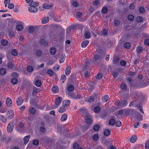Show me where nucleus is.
<instances>
[{
  "label": "nucleus",
  "mask_w": 149,
  "mask_h": 149,
  "mask_svg": "<svg viewBox=\"0 0 149 149\" xmlns=\"http://www.w3.org/2000/svg\"><path fill=\"white\" fill-rule=\"evenodd\" d=\"M100 110V107L98 106L95 107L94 108V111L96 113H99Z\"/></svg>",
  "instance_id": "72a5a7b5"
},
{
  "label": "nucleus",
  "mask_w": 149,
  "mask_h": 149,
  "mask_svg": "<svg viewBox=\"0 0 149 149\" xmlns=\"http://www.w3.org/2000/svg\"><path fill=\"white\" fill-rule=\"evenodd\" d=\"M11 54L13 56H17L18 55V52L15 49H14L11 51Z\"/></svg>",
  "instance_id": "a19ab883"
},
{
  "label": "nucleus",
  "mask_w": 149,
  "mask_h": 149,
  "mask_svg": "<svg viewBox=\"0 0 149 149\" xmlns=\"http://www.w3.org/2000/svg\"><path fill=\"white\" fill-rule=\"evenodd\" d=\"M84 36L86 39L89 38L91 36L90 32L88 31H86L84 33Z\"/></svg>",
  "instance_id": "2eb2a0df"
},
{
  "label": "nucleus",
  "mask_w": 149,
  "mask_h": 149,
  "mask_svg": "<svg viewBox=\"0 0 149 149\" xmlns=\"http://www.w3.org/2000/svg\"><path fill=\"white\" fill-rule=\"evenodd\" d=\"M23 101V100L22 99V97H19L16 101V103L17 105H21Z\"/></svg>",
  "instance_id": "6e6552de"
},
{
  "label": "nucleus",
  "mask_w": 149,
  "mask_h": 149,
  "mask_svg": "<svg viewBox=\"0 0 149 149\" xmlns=\"http://www.w3.org/2000/svg\"><path fill=\"white\" fill-rule=\"evenodd\" d=\"M131 44L129 42L125 43L123 45V47L126 49H129L130 47Z\"/></svg>",
  "instance_id": "b1692460"
},
{
  "label": "nucleus",
  "mask_w": 149,
  "mask_h": 149,
  "mask_svg": "<svg viewBox=\"0 0 149 149\" xmlns=\"http://www.w3.org/2000/svg\"><path fill=\"white\" fill-rule=\"evenodd\" d=\"M119 58L117 56H114L113 57V62L116 64L118 63V61L119 60Z\"/></svg>",
  "instance_id": "393cba45"
},
{
  "label": "nucleus",
  "mask_w": 149,
  "mask_h": 149,
  "mask_svg": "<svg viewBox=\"0 0 149 149\" xmlns=\"http://www.w3.org/2000/svg\"><path fill=\"white\" fill-rule=\"evenodd\" d=\"M137 139L136 135H134L132 136L130 139V141L131 143L135 142Z\"/></svg>",
  "instance_id": "6ab92c4d"
},
{
  "label": "nucleus",
  "mask_w": 149,
  "mask_h": 149,
  "mask_svg": "<svg viewBox=\"0 0 149 149\" xmlns=\"http://www.w3.org/2000/svg\"><path fill=\"white\" fill-rule=\"evenodd\" d=\"M6 105L8 107L11 106L12 104V101L10 98L8 97L6 99Z\"/></svg>",
  "instance_id": "423d86ee"
},
{
  "label": "nucleus",
  "mask_w": 149,
  "mask_h": 149,
  "mask_svg": "<svg viewBox=\"0 0 149 149\" xmlns=\"http://www.w3.org/2000/svg\"><path fill=\"white\" fill-rule=\"evenodd\" d=\"M66 109L65 108V107L63 106L62 107L60 108L59 112L60 113H63L65 111Z\"/></svg>",
  "instance_id": "c03bdc74"
},
{
  "label": "nucleus",
  "mask_w": 149,
  "mask_h": 149,
  "mask_svg": "<svg viewBox=\"0 0 149 149\" xmlns=\"http://www.w3.org/2000/svg\"><path fill=\"white\" fill-rule=\"evenodd\" d=\"M139 11L140 13H144L145 11V10L144 7H141L139 9Z\"/></svg>",
  "instance_id": "49530a36"
},
{
  "label": "nucleus",
  "mask_w": 149,
  "mask_h": 149,
  "mask_svg": "<svg viewBox=\"0 0 149 149\" xmlns=\"http://www.w3.org/2000/svg\"><path fill=\"white\" fill-rule=\"evenodd\" d=\"M14 112L12 110H9L6 113V116L8 118L11 119L14 117Z\"/></svg>",
  "instance_id": "7ed1b4c3"
},
{
  "label": "nucleus",
  "mask_w": 149,
  "mask_h": 149,
  "mask_svg": "<svg viewBox=\"0 0 149 149\" xmlns=\"http://www.w3.org/2000/svg\"><path fill=\"white\" fill-rule=\"evenodd\" d=\"M52 90L53 92L54 93H56L58 92V89L57 87H56L55 86H54L53 87L52 89Z\"/></svg>",
  "instance_id": "ea45409f"
},
{
  "label": "nucleus",
  "mask_w": 149,
  "mask_h": 149,
  "mask_svg": "<svg viewBox=\"0 0 149 149\" xmlns=\"http://www.w3.org/2000/svg\"><path fill=\"white\" fill-rule=\"evenodd\" d=\"M27 70L28 72H31L33 71V66L29 65L27 67Z\"/></svg>",
  "instance_id": "f704fd0d"
},
{
  "label": "nucleus",
  "mask_w": 149,
  "mask_h": 149,
  "mask_svg": "<svg viewBox=\"0 0 149 149\" xmlns=\"http://www.w3.org/2000/svg\"><path fill=\"white\" fill-rule=\"evenodd\" d=\"M14 65L11 62H9L7 64V67L10 69H12L14 67Z\"/></svg>",
  "instance_id": "473e14b6"
},
{
  "label": "nucleus",
  "mask_w": 149,
  "mask_h": 149,
  "mask_svg": "<svg viewBox=\"0 0 149 149\" xmlns=\"http://www.w3.org/2000/svg\"><path fill=\"white\" fill-rule=\"evenodd\" d=\"M115 123V120L113 118L110 119L109 122V124L111 125H113Z\"/></svg>",
  "instance_id": "79ce46f5"
},
{
  "label": "nucleus",
  "mask_w": 149,
  "mask_h": 149,
  "mask_svg": "<svg viewBox=\"0 0 149 149\" xmlns=\"http://www.w3.org/2000/svg\"><path fill=\"white\" fill-rule=\"evenodd\" d=\"M49 52L51 54L54 55L56 52V49L54 47H52L50 49Z\"/></svg>",
  "instance_id": "4468645a"
},
{
  "label": "nucleus",
  "mask_w": 149,
  "mask_h": 149,
  "mask_svg": "<svg viewBox=\"0 0 149 149\" xmlns=\"http://www.w3.org/2000/svg\"><path fill=\"white\" fill-rule=\"evenodd\" d=\"M71 68L70 66H68L65 69V73L66 75H69L70 73Z\"/></svg>",
  "instance_id": "9d476101"
},
{
  "label": "nucleus",
  "mask_w": 149,
  "mask_h": 149,
  "mask_svg": "<svg viewBox=\"0 0 149 149\" xmlns=\"http://www.w3.org/2000/svg\"><path fill=\"white\" fill-rule=\"evenodd\" d=\"M0 119L2 122L4 123H6L7 120L3 115L0 116Z\"/></svg>",
  "instance_id": "37998d69"
},
{
  "label": "nucleus",
  "mask_w": 149,
  "mask_h": 149,
  "mask_svg": "<svg viewBox=\"0 0 149 149\" xmlns=\"http://www.w3.org/2000/svg\"><path fill=\"white\" fill-rule=\"evenodd\" d=\"M42 54V52L40 50H38L36 52V54L38 56H41Z\"/></svg>",
  "instance_id": "e2e57ef3"
},
{
  "label": "nucleus",
  "mask_w": 149,
  "mask_h": 149,
  "mask_svg": "<svg viewBox=\"0 0 149 149\" xmlns=\"http://www.w3.org/2000/svg\"><path fill=\"white\" fill-rule=\"evenodd\" d=\"M67 94L68 95V97H70L73 98L78 99H80L81 98V96L79 95H76L74 93L71 92H68V93H67Z\"/></svg>",
  "instance_id": "f03ea898"
},
{
  "label": "nucleus",
  "mask_w": 149,
  "mask_h": 149,
  "mask_svg": "<svg viewBox=\"0 0 149 149\" xmlns=\"http://www.w3.org/2000/svg\"><path fill=\"white\" fill-rule=\"evenodd\" d=\"M67 118V115L66 114H63L61 117V119L62 121H65Z\"/></svg>",
  "instance_id": "7c9ffc66"
},
{
  "label": "nucleus",
  "mask_w": 149,
  "mask_h": 149,
  "mask_svg": "<svg viewBox=\"0 0 149 149\" xmlns=\"http://www.w3.org/2000/svg\"><path fill=\"white\" fill-rule=\"evenodd\" d=\"M39 143V141L36 139L34 140L33 141V145L38 146Z\"/></svg>",
  "instance_id": "a18cd8bd"
},
{
  "label": "nucleus",
  "mask_w": 149,
  "mask_h": 149,
  "mask_svg": "<svg viewBox=\"0 0 149 149\" xmlns=\"http://www.w3.org/2000/svg\"><path fill=\"white\" fill-rule=\"evenodd\" d=\"M70 101L69 100H64L62 102L63 106L65 107H67L70 105Z\"/></svg>",
  "instance_id": "ddd939ff"
},
{
  "label": "nucleus",
  "mask_w": 149,
  "mask_h": 149,
  "mask_svg": "<svg viewBox=\"0 0 149 149\" xmlns=\"http://www.w3.org/2000/svg\"><path fill=\"white\" fill-rule=\"evenodd\" d=\"M102 12L104 13H107L108 12V9L107 7H103L102 9Z\"/></svg>",
  "instance_id": "09e8293b"
},
{
  "label": "nucleus",
  "mask_w": 149,
  "mask_h": 149,
  "mask_svg": "<svg viewBox=\"0 0 149 149\" xmlns=\"http://www.w3.org/2000/svg\"><path fill=\"white\" fill-rule=\"evenodd\" d=\"M94 97L92 95L88 99V102H92L94 100Z\"/></svg>",
  "instance_id": "de8ad7c7"
},
{
  "label": "nucleus",
  "mask_w": 149,
  "mask_h": 149,
  "mask_svg": "<svg viewBox=\"0 0 149 149\" xmlns=\"http://www.w3.org/2000/svg\"><path fill=\"white\" fill-rule=\"evenodd\" d=\"M13 125V123L11 122H10L8 124L7 127V130L8 132H11L13 130V127L12 126Z\"/></svg>",
  "instance_id": "0eeeda50"
},
{
  "label": "nucleus",
  "mask_w": 149,
  "mask_h": 149,
  "mask_svg": "<svg viewBox=\"0 0 149 149\" xmlns=\"http://www.w3.org/2000/svg\"><path fill=\"white\" fill-rule=\"evenodd\" d=\"M1 43L2 45L5 46L7 45L8 42L7 40L2 39L1 41Z\"/></svg>",
  "instance_id": "58836bf2"
},
{
  "label": "nucleus",
  "mask_w": 149,
  "mask_h": 149,
  "mask_svg": "<svg viewBox=\"0 0 149 149\" xmlns=\"http://www.w3.org/2000/svg\"><path fill=\"white\" fill-rule=\"evenodd\" d=\"M16 28L18 31H21L23 29V26L22 25L18 24Z\"/></svg>",
  "instance_id": "4c0bfd02"
},
{
  "label": "nucleus",
  "mask_w": 149,
  "mask_h": 149,
  "mask_svg": "<svg viewBox=\"0 0 149 149\" xmlns=\"http://www.w3.org/2000/svg\"><path fill=\"white\" fill-rule=\"evenodd\" d=\"M142 48L140 46H138L136 48V51L138 53H141L142 51Z\"/></svg>",
  "instance_id": "8fccbe9b"
},
{
  "label": "nucleus",
  "mask_w": 149,
  "mask_h": 149,
  "mask_svg": "<svg viewBox=\"0 0 149 149\" xmlns=\"http://www.w3.org/2000/svg\"><path fill=\"white\" fill-rule=\"evenodd\" d=\"M36 111L34 107L30 108L29 110V113L31 114H35L36 112Z\"/></svg>",
  "instance_id": "a878e982"
},
{
  "label": "nucleus",
  "mask_w": 149,
  "mask_h": 149,
  "mask_svg": "<svg viewBox=\"0 0 149 149\" xmlns=\"http://www.w3.org/2000/svg\"><path fill=\"white\" fill-rule=\"evenodd\" d=\"M145 148L147 149H149V139L145 143Z\"/></svg>",
  "instance_id": "338daca9"
},
{
  "label": "nucleus",
  "mask_w": 149,
  "mask_h": 149,
  "mask_svg": "<svg viewBox=\"0 0 149 149\" xmlns=\"http://www.w3.org/2000/svg\"><path fill=\"white\" fill-rule=\"evenodd\" d=\"M92 138L95 141L99 139L98 135L97 134H94Z\"/></svg>",
  "instance_id": "6e6d98bb"
},
{
  "label": "nucleus",
  "mask_w": 149,
  "mask_h": 149,
  "mask_svg": "<svg viewBox=\"0 0 149 149\" xmlns=\"http://www.w3.org/2000/svg\"><path fill=\"white\" fill-rule=\"evenodd\" d=\"M49 18L48 17H45L42 18L41 22L42 24H45L49 21Z\"/></svg>",
  "instance_id": "a211bd4d"
},
{
  "label": "nucleus",
  "mask_w": 149,
  "mask_h": 149,
  "mask_svg": "<svg viewBox=\"0 0 149 149\" xmlns=\"http://www.w3.org/2000/svg\"><path fill=\"white\" fill-rule=\"evenodd\" d=\"M67 89L68 92H71L74 90V87L72 85L70 84L67 86Z\"/></svg>",
  "instance_id": "9b49d317"
},
{
  "label": "nucleus",
  "mask_w": 149,
  "mask_h": 149,
  "mask_svg": "<svg viewBox=\"0 0 149 149\" xmlns=\"http://www.w3.org/2000/svg\"><path fill=\"white\" fill-rule=\"evenodd\" d=\"M65 60L64 56L63 55H62L61 57L59 60L60 63H63Z\"/></svg>",
  "instance_id": "864d4df0"
},
{
  "label": "nucleus",
  "mask_w": 149,
  "mask_h": 149,
  "mask_svg": "<svg viewBox=\"0 0 149 149\" xmlns=\"http://www.w3.org/2000/svg\"><path fill=\"white\" fill-rule=\"evenodd\" d=\"M109 99V96L107 95H105L102 97V101L104 102H107Z\"/></svg>",
  "instance_id": "c85d7f7f"
},
{
  "label": "nucleus",
  "mask_w": 149,
  "mask_h": 149,
  "mask_svg": "<svg viewBox=\"0 0 149 149\" xmlns=\"http://www.w3.org/2000/svg\"><path fill=\"white\" fill-rule=\"evenodd\" d=\"M136 119L139 121H140L143 120V116L140 114H138L136 116Z\"/></svg>",
  "instance_id": "cd10ccee"
},
{
  "label": "nucleus",
  "mask_w": 149,
  "mask_h": 149,
  "mask_svg": "<svg viewBox=\"0 0 149 149\" xmlns=\"http://www.w3.org/2000/svg\"><path fill=\"white\" fill-rule=\"evenodd\" d=\"M40 43L41 45H43L45 46H47L48 44V42L43 38L40 39Z\"/></svg>",
  "instance_id": "1a4fd4ad"
},
{
  "label": "nucleus",
  "mask_w": 149,
  "mask_h": 149,
  "mask_svg": "<svg viewBox=\"0 0 149 149\" xmlns=\"http://www.w3.org/2000/svg\"><path fill=\"white\" fill-rule=\"evenodd\" d=\"M39 3L38 2H34L33 3H32L31 4H30V6H35V7H36L37 6H39Z\"/></svg>",
  "instance_id": "052dcab7"
},
{
  "label": "nucleus",
  "mask_w": 149,
  "mask_h": 149,
  "mask_svg": "<svg viewBox=\"0 0 149 149\" xmlns=\"http://www.w3.org/2000/svg\"><path fill=\"white\" fill-rule=\"evenodd\" d=\"M42 6L45 9H49L52 7L53 5L51 4L48 5L47 3H44L43 4Z\"/></svg>",
  "instance_id": "f8f14e48"
},
{
  "label": "nucleus",
  "mask_w": 149,
  "mask_h": 149,
  "mask_svg": "<svg viewBox=\"0 0 149 149\" xmlns=\"http://www.w3.org/2000/svg\"><path fill=\"white\" fill-rule=\"evenodd\" d=\"M62 98L61 97H58L55 100V103L56 105H59L62 101Z\"/></svg>",
  "instance_id": "aec40b11"
},
{
  "label": "nucleus",
  "mask_w": 149,
  "mask_h": 149,
  "mask_svg": "<svg viewBox=\"0 0 149 149\" xmlns=\"http://www.w3.org/2000/svg\"><path fill=\"white\" fill-rule=\"evenodd\" d=\"M30 136L28 135L24 137V143L25 144H26L29 141V139L30 138Z\"/></svg>",
  "instance_id": "f3484780"
},
{
  "label": "nucleus",
  "mask_w": 149,
  "mask_h": 149,
  "mask_svg": "<svg viewBox=\"0 0 149 149\" xmlns=\"http://www.w3.org/2000/svg\"><path fill=\"white\" fill-rule=\"evenodd\" d=\"M38 89L37 88L34 87L33 89V92L32 93V95L34 96L35 95L38 93Z\"/></svg>",
  "instance_id": "4be33fe9"
},
{
  "label": "nucleus",
  "mask_w": 149,
  "mask_h": 149,
  "mask_svg": "<svg viewBox=\"0 0 149 149\" xmlns=\"http://www.w3.org/2000/svg\"><path fill=\"white\" fill-rule=\"evenodd\" d=\"M11 76L13 77H15L17 78H18L19 77L18 74L16 72H13L11 74Z\"/></svg>",
  "instance_id": "5fc2aeb1"
},
{
  "label": "nucleus",
  "mask_w": 149,
  "mask_h": 149,
  "mask_svg": "<svg viewBox=\"0 0 149 149\" xmlns=\"http://www.w3.org/2000/svg\"><path fill=\"white\" fill-rule=\"evenodd\" d=\"M129 77H127V81H129L130 82H131L132 81L133 78L136 74L134 72H130L129 73Z\"/></svg>",
  "instance_id": "20e7f679"
},
{
  "label": "nucleus",
  "mask_w": 149,
  "mask_h": 149,
  "mask_svg": "<svg viewBox=\"0 0 149 149\" xmlns=\"http://www.w3.org/2000/svg\"><path fill=\"white\" fill-rule=\"evenodd\" d=\"M110 134V131L108 129H107L104 130V134L105 136H108Z\"/></svg>",
  "instance_id": "bb28decb"
},
{
  "label": "nucleus",
  "mask_w": 149,
  "mask_h": 149,
  "mask_svg": "<svg viewBox=\"0 0 149 149\" xmlns=\"http://www.w3.org/2000/svg\"><path fill=\"white\" fill-rule=\"evenodd\" d=\"M11 82L13 84L15 85L17 83L18 80L17 78L13 77L11 79Z\"/></svg>",
  "instance_id": "412c9836"
},
{
  "label": "nucleus",
  "mask_w": 149,
  "mask_h": 149,
  "mask_svg": "<svg viewBox=\"0 0 149 149\" xmlns=\"http://www.w3.org/2000/svg\"><path fill=\"white\" fill-rule=\"evenodd\" d=\"M47 73L50 75H52L53 74V72L51 69H49L47 71Z\"/></svg>",
  "instance_id": "bf43d9fd"
},
{
  "label": "nucleus",
  "mask_w": 149,
  "mask_h": 149,
  "mask_svg": "<svg viewBox=\"0 0 149 149\" xmlns=\"http://www.w3.org/2000/svg\"><path fill=\"white\" fill-rule=\"evenodd\" d=\"M35 30V28L33 26H30L28 29V31L30 33L33 32Z\"/></svg>",
  "instance_id": "c9c22d12"
},
{
  "label": "nucleus",
  "mask_w": 149,
  "mask_h": 149,
  "mask_svg": "<svg viewBox=\"0 0 149 149\" xmlns=\"http://www.w3.org/2000/svg\"><path fill=\"white\" fill-rule=\"evenodd\" d=\"M122 106L123 107H124L127 104V102L126 100H123L121 101V102Z\"/></svg>",
  "instance_id": "4d7b16f0"
},
{
  "label": "nucleus",
  "mask_w": 149,
  "mask_h": 149,
  "mask_svg": "<svg viewBox=\"0 0 149 149\" xmlns=\"http://www.w3.org/2000/svg\"><path fill=\"white\" fill-rule=\"evenodd\" d=\"M66 79V77L65 75H63L61 76V80H62L63 83H64Z\"/></svg>",
  "instance_id": "3c124183"
},
{
  "label": "nucleus",
  "mask_w": 149,
  "mask_h": 149,
  "mask_svg": "<svg viewBox=\"0 0 149 149\" xmlns=\"http://www.w3.org/2000/svg\"><path fill=\"white\" fill-rule=\"evenodd\" d=\"M89 127L88 126L86 125H85L84 126L82 127V130L85 131L87 130L88 129Z\"/></svg>",
  "instance_id": "680f3d73"
},
{
  "label": "nucleus",
  "mask_w": 149,
  "mask_h": 149,
  "mask_svg": "<svg viewBox=\"0 0 149 149\" xmlns=\"http://www.w3.org/2000/svg\"><path fill=\"white\" fill-rule=\"evenodd\" d=\"M6 73V70L4 68H1L0 69V74L2 75H5Z\"/></svg>",
  "instance_id": "5701e85b"
},
{
  "label": "nucleus",
  "mask_w": 149,
  "mask_h": 149,
  "mask_svg": "<svg viewBox=\"0 0 149 149\" xmlns=\"http://www.w3.org/2000/svg\"><path fill=\"white\" fill-rule=\"evenodd\" d=\"M115 103L116 105H117L118 109L123 107V106H122L121 102H120L119 101L116 102Z\"/></svg>",
  "instance_id": "2f4dec72"
},
{
  "label": "nucleus",
  "mask_w": 149,
  "mask_h": 149,
  "mask_svg": "<svg viewBox=\"0 0 149 149\" xmlns=\"http://www.w3.org/2000/svg\"><path fill=\"white\" fill-rule=\"evenodd\" d=\"M79 145L77 143H75L73 145V148L74 149H77L79 147Z\"/></svg>",
  "instance_id": "69168bd1"
},
{
  "label": "nucleus",
  "mask_w": 149,
  "mask_h": 149,
  "mask_svg": "<svg viewBox=\"0 0 149 149\" xmlns=\"http://www.w3.org/2000/svg\"><path fill=\"white\" fill-rule=\"evenodd\" d=\"M143 19V18L141 16H138L136 18V20L138 22H141Z\"/></svg>",
  "instance_id": "603ef678"
},
{
  "label": "nucleus",
  "mask_w": 149,
  "mask_h": 149,
  "mask_svg": "<svg viewBox=\"0 0 149 149\" xmlns=\"http://www.w3.org/2000/svg\"><path fill=\"white\" fill-rule=\"evenodd\" d=\"M89 41L88 40L83 41L81 44V46L82 47H85L88 44Z\"/></svg>",
  "instance_id": "dca6fc26"
},
{
  "label": "nucleus",
  "mask_w": 149,
  "mask_h": 149,
  "mask_svg": "<svg viewBox=\"0 0 149 149\" xmlns=\"http://www.w3.org/2000/svg\"><path fill=\"white\" fill-rule=\"evenodd\" d=\"M83 116L85 117L86 123L88 124H91L92 122V117L87 111L85 110L83 112Z\"/></svg>",
  "instance_id": "f257e3e1"
},
{
  "label": "nucleus",
  "mask_w": 149,
  "mask_h": 149,
  "mask_svg": "<svg viewBox=\"0 0 149 149\" xmlns=\"http://www.w3.org/2000/svg\"><path fill=\"white\" fill-rule=\"evenodd\" d=\"M36 86L38 87H40L41 85V81L40 80H37L35 82Z\"/></svg>",
  "instance_id": "e433bc0d"
},
{
  "label": "nucleus",
  "mask_w": 149,
  "mask_h": 149,
  "mask_svg": "<svg viewBox=\"0 0 149 149\" xmlns=\"http://www.w3.org/2000/svg\"><path fill=\"white\" fill-rule=\"evenodd\" d=\"M29 11L30 12H36L38 10L37 8L35 6H30V7L29 8Z\"/></svg>",
  "instance_id": "39448f33"
},
{
  "label": "nucleus",
  "mask_w": 149,
  "mask_h": 149,
  "mask_svg": "<svg viewBox=\"0 0 149 149\" xmlns=\"http://www.w3.org/2000/svg\"><path fill=\"white\" fill-rule=\"evenodd\" d=\"M100 129V126L99 125L96 124L94 126L93 130L94 131H98Z\"/></svg>",
  "instance_id": "c756f323"
},
{
  "label": "nucleus",
  "mask_w": 149,
  "mask_h": 149,
  "mask_svg": "<svg viewBox=\"0 0 149 149\" xmlns=\"http://www.w3.org/2000/svg\"><path fill=\"white\" fill-rule=\"evenodd\" d=\"M144 44L147 45H149V39H146L144 40Z\"/></svg>",
  "instance_id": "774afa93"
},
{
  "label": "nucleus",
  "mask_w": 149,
  "mask_h": 149,
  "mask_svg": "<svg viewBox=\"0 0 149 149\" xmlns=\"http://www.w3.org/2000/svg\"><path fill=\"white\" fill-rule=\"evenodd\" d=\"M128 18L129 20L132 21L134 20V17L132 15H130L128 16Z\"/></svg>",
  "instance_id": "13d9d810"
},
{
  "label": "nucleus",
  "mask_w": 149,
  "mask_h": 149,
  "mask_svg": "<svg viewBox=\"0 0 149 149\" xmlns=\"http://www.w3.org/2000/svg\"><path fill=\"white\" fill-rule=\"evenodd\" d=\"M103 75L101 73H98L96 76V78L100 79L102 78Z\"/></svg>",
  "instance_id": "0e129e2a"
}]
</instances>
